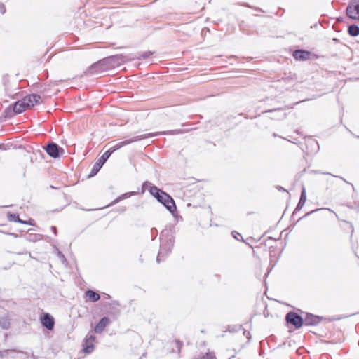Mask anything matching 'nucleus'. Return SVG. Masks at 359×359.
Instances as JSON below:
<instances>
[{"label": "nucleus", "instance_id": "1", "mask_svg": "<svg viewBox=\"0 0 359 359\" xmlns=\"http://www.w3.org/2000/svg\"><path fill=\"white\" fill-rule=\"evenodd\" d=\"M304 311L299 308L293 307L285 316V326L289 329L298 330L304 326L303 318Z\"/></svg>", "mask_w": 359, "mask_h": 359}, {"label": "nucleus", "instance_id": "2", "mask_svg": "<svg viewBox=\"0 0 359 359\" xmlns=\"http://www.w3.org/2000/svg\"><path fill=\"white\" fill-rule=\"evenodd\" d=\"M41 97L38 95H29L25 97L21 100L16 102L13 107V111L16 114H20L27 109L34 107L36 104H40Z\"/></svg>", "mask_w": 359, "mask_h": 359}, {"label": "nucleus", "instance_id": "3", "mask_svg": "<svg viewBox=\"0 0 359 359\" xmlns=\"http://www.w3.org/2000/svg\"><path fill=\"white\" fill-rule=\"evenodd\" d=\"M303 318L304 320V326L306 327L317 326L323 320L331 322L335 319L334 318H325L324 316L316 315L304 311L303 313Z\"/></svg>", "mask_w": 359, "mask_h": 359}, {"label": "nucleus", "instance_id": "4", "mask_svg": "<svg viewBox=\"0 0 359 359\" xmlns=\"http://www.w3.org/2000/svg\"><path fill=\"white\" fill-rule=\"evenodd\" d=\"M97 342V337L88 332L81 343V351L85 355H89L92 353L95 348V343Z\"/></svg>", "mask_w": 359, "mask_h": 359}, {"label": "nucleus", "instance_id": "5", "mask_svg": "<svg viewBox=\"0 0 359 359\" xmlns=\"http://www.w3.org/2000/svg\"><path fill=\"white\" fill-rule=\"evenodd\" d=\"M154 135H156V134H149V135H138V136L134 137L132 139H128V140H124V141H122V142H117L116 144L113 145L111 147H110L107 151V152H109L110 156H111V154L114 153L115 151L121 149V147H124V146H126L127 144H130L132 142H137V141H139V140L147 138L149 136H154Z\"/></svg>", "mask_w": 359, "mask_h": 359}, {"label": "nucleus", "instance_id": "6", "mask_svg": "<svg viewBox=\"0 0 359 359\" xmlns=\"http://www.w3.org/2000/svg\"><path fill=\"white\" fill-rule=\"evenodd\" d=\"M346 12L348 18L359 20V0H352L348 5Z\"/></svg>", "mask_w": 359, "mask_h": 359}, {"label": "nucleus", "instance_id": "7", "mask_svg": "<svg viewBox=\"0 0 359 359\" xmlns=\"http://www.w3.org/2000/svg\"><path fill=\"white\" fill-rule=\"evenodd\" d=\"M157 200L163 204L166 208L173 212L176 210V206L174 202V200L165 192L162 191L161 195L158 196Z\"/></svg>", "mask_w": 359, "mask_h": 359}, {"label": "nucleus", "instance_id": "8", "mask_svg": "<svg viewBox=\"0 0 359 359\" xmlns=\"http://www.w3.org/2000/svg\"><path fill=\"white\" fill-rule=\"evenodd\" d=\"M111 323V319L108 316H104L97 322L94 327L90 330V332H93L95 334H101Z\"/></svg>", "mask_w": 359, "mask_h": 359}, {"label": "nucleus", "instance_id": "9", "mask_svg": "<svg viewBox=\"0 0 359 359\" xmlns=\"http://www.w3.org/2000/svg\"><path fill=\"white\" fill-rule=\"evenodd\" d=\"M39 320L41 325L47 330H52L54 328L55 321L54 317L50 313H44Z\"/></svg>", "mask_w": 359, "mask_h": 359}, {"label": "nucleus", "instance_id": "10", "mask_svg": "<svg viewBox=\"0 0 359 359\" xmlns=\"http://www.w3.org/2000/svg\"><path fill=\"white\" fill-rule=\"evenodd\" d=\"M110 154L109 152H105L94 164L91 172L90 173V177H93L95 175L100 168L102 167L106 161L109 158Z\"/></svg>", "mask_w": 359, "mask_h": 359}, {"label": "nucleus", "instance_id": "11", "mask_svg": "<svg viewBox=\"0 0 359 359\" xmlns=\"http://www.w3.org/2000/svg\"><path fill=\"white\" fill-rule=\"evenodd\" d=\"M46 149L48 155L55 158L59 157L60 155H62L65 152L62 148L59 147L55 143H50L48 144Z\"/></svg>", "mask_w": 359, "mask_h": 359}, {"label": "nucleus", "instance_id": "12", "mask_svg": "<svg viewBox=\"0 0 359 359\" xmlns=\"http://www.w3.org/2000/svg\"><path fill=\"white\" fill-rule=\"evenodd\" d=\"M103 307L105 309V313L112 316L116 318L121 313V311L116 306H112V304L109 302H105L103 304Z\"/></svg>", "mask_w": 359, "mask_h": 359}, {"label": "nucleus", "instance_id": "13", "mask_svg": "<svg viewBox=\"0 0 359 359\" xmlns=\"http://www.w3.org/2000/svg\"><path fill=\"white\" fill-rule=\"evenodd\" d=\"M263 271H258L255 273V277L262 282V286L264 288V292L266 293L268 291V284L266 282V278L269 277L270 272L271 271H266L264 273H262Z\"/></svg>", "mask_w": 359, "mask_h": 359}, {"label": "nucleus", "instance_id": "14", "mask_svg": "<svg viewBox=\"0 0 359 359\" xmlns=\"http://www.w3.org/2000/svg\"><path fill=\"white\" fill-rule=\"evenodd\" d=\"M20 353L17 348H9L0 350V359H8L9 358L15 359V354Z\"/></svg>", "mask_w": 359, "mask_h": 359}, {"label": "nucleus", "instance_id": "15", "mask_svg": "<svg viewBox=\"0 0 359 359\" xmlns=\"http://www.w3.org/2000/svg\"><path fill=\"white\" fill-rule=\"evenodd\" d=\"M84 298L90 302H96L100 299V295L95 290H88L84 292Z\"/></svg>", "mask_w": 359, "mask_h": 359}, {"label": "nucleus", "instance_id": "16", "mask_svg": "<svg viewBox=\"0 0 359 359\" xmlns=\"http://www.w3.org/2000/svg\"><path fill=\"white\" fill-rule=\"evenodd\" d=\"M311 53L306 50H298L293 53V57L297 60H306L310 58Z\"/></svg>", "mask_w": 359, "mask_h": 359}, {"label": "nucleus", "instance_id": "17", "mask_svg": "<svg viewBox=\"0 0 359 359\" xmlns=\"http://www.w3.org/2000/svg\"><path fill=\"white\" fill-rule=\"evenodd\" d=\"M11 319L8 316L0 318V327L7 330L11 327Z\"/></svg>", "mask_w": 359, "mask_h": 359}, {"label": "nucleus", "instance_id": "18", "mask_svg": "<svg viewBox=\"0 0 359 359\" xmlns=\"http://www.w3.org/2000/svg\"><path fill=\"white\" fill-rule=\"evenodd\" d=\"M241 329H243L242 325H231L226 327L225 332L236 333L240 331Z\"/></svg>", "mask_w": 359, "mask_h": 359}, {"label": "nucleus", "instance_id": "19", "mask_svg": "<svg viewBox=\"0 0 359 359\" xmlns=\"http://www.w3.org/2000/svg\"><path fill=\"white\" fill-rule=\"evenodd\" d=\"M348 34L353 36H356L359 35V27L355 25H351L348 27Z\"/></svg>", "mask_w": 359, "mask_h": 359}, {"label": "nucleus", "instance_id": "20", "mask_svg": "<svg viewBox=\"0 0 359 359\" xmlns=\"http://www.w3.org/2000/svg\"><path fill=\"white\" fill-rule=\"evenodd\" d=\"M8 219L10 222H20V223H23V224H26L25 222L24 221H22L19 216L15 215V214H12V213H9L8 214Z\"/></svg>", "mask_w": 359, "mask_h": 359}, {"label": "nucleus", "instance_id": "21", "mask_svg": "<svg viewBox=\"0 0 359 359\" xmlns=\"http://www.w3.org/2000/svg\"><path fill=\"white\" fill-rule=\"evenodd\" d=\"M162 190L159 189L157 187H151L150 189V193L156 198H158V196L162 193Z\"/></svg>", "mask_w": 359, "mask_h": 359}, {"label": "nucleus", "instance_id": "22", "mask_svg": "<svg viewBox=\"0 0 359 359\" xmlns=\"http://www.w3.org/2000/svg\"><path fill=\"white\" fill-rule=\"evenodd\" d=\"M174 343L175 344V348L177 349V351L180 353L184 345L183 341L180 339H175Z\"/></svg>", "mask_w": 359, "mask_h": 359}, {"label": "nucleus", "instance_id": "23", "mask_svg": "<svg viewBox=\"0 0 359 359\" xmlns=\"http://www.w3.org/2000/svg\"><path fill=\"white\" fill-rule=\"evenodd\" d=\"M208 355H210V358H212V357H214V352L208 351L198 357H194L193 359H207Z\"/></svg>", "mask_w": 359, "mask_h": 359}, {"label": "nucleus", "instance_id": "24", "mask_svg": "<svg viewBox=\"0 0 359 359\" xmlns=\"http://www.w3.org/2000/svg\"><path fill=\"white\" fill-rule=\"evenodd\" d=\"M306 190L304 188L302 191L301 198L299 202V205L302 204L304 205L306 202Z\"/></svg>", "mask_w": 359, "mask_h": 359}, {"label": "nucleus", "instance_id": "25", "mask_svg": "<svg viewBox=\"0 0 359 359\" xmlns=\"http://www.w3.org/2000/svg\"><path fill=\"white\" fill-rule=\"evenodd\" d=\"M242 330H243V335H245L248 339L247 343H250L252 339L251 334L250 333L249 331L244 328H243Z\"/></svg>", "mask_w": 359, "mask_h": 359}, {"label": "nucleus", "instance_id": "26", "mask_svg": "<svg viewBox=\"0 0 359 359\" xmlns=\"http://www.w3.org/2000/svg\"><path fill=\"white\" fill-rule=\"evenodd\" d=\"M110 303H111V304H112V306H120V303H119V302H118V301H117V300H114V301H112V302H110Z\"/></svg>", "mask_w": 359, "mask_h": 359}, {"label": "nucleus", "instance_id": "27", "mask_svg": "<svg viewBox=\"0 0 359 359\" xmlns=\"http://www.w3.org/2000/svg\"><path fill=\"white\" fill-rule=\"evenodd\" d=\"M121 59H122V57H121V56H114V57H111V60H113V61H116V60L118 61Z\"/></svg>", "mask_w": 359, "mask_h": 359}, {"label": "nucleus", "instance_id": "28", "mask_svg": "<svg viewBox=\"0 0 359 359\" xmlns=\"http://www.w3.org/2000/svg\"><path fill=\"white\" fill-rule=\"evenodd\" d=\"M330 355L328 354L323 355L320 357V359H329Z\"/></svg>", "mask_w": 359, "mask_h": 359}, {"label": "nucleus", "instance_id": "29", "mask_svg": "<svg viewBox=\"0 0 359 359\" xmlns=\"http://www.w3.org/2000/svg\"><path fill=\"white\" fill-rule=\"evenodd\" d=\"M22 353L25 355V358H28L29 357V353L28 352H22Z\"/></svg>", "mask_w": 359, "mask_h": 359}, {"label": "nucleus", "instance_id": "30", "mask_svg": "<svg viewBox=\"0 0 359 359\" xmlns=\"http://www.w3.org/2000/svg\"><path fill=\"white\" fill-rule=\"evenodd\" d=\"M31 358L32 359H38V356L35 355L33 352L31 354Z\"/></svg>", "mask_w": 359, "mask_h": 359}, {"label": "nucleus", "instance_id": "31", "mask_svg": "<svg viewBox=\"0 0 359 359\" xmlns=\"http://www.w3.org/2000/svg\"><path fill=\"white\" fill-rule=\"evenodd\" d=\"M211 355H208V357H207V359H215L216 357H215V355L214 354V357H212V358H210Z\"/></svg>", "mask_w": 359, "mask_h": 359}, {"label": "nucleus", "instance_id": "32", "mask_svg": "<svg viewBox=\"0 0 359 359\" xmlns=\"http://www.w3.org/2000/svg\"><path fill=\"white\" fill-rule=\"evenodd\" d=\"M252 320V316H251V317H250V318L249 321H248V322H247L246 323H245V325H247V324H248V323H251Z\"/></svg>", "mask_w": 359, "mask_h": 359}, {"label": "nucleus", "instance_id": "33", "mask_svg": "<svg viewBox=\"0 0 359 359\" xmlns=\"http://www.w3.org/2000/svg\"><path fill=\"white\" fill-rule=\"evenodd\" d=\"M106 295L107 299H110L111 297L109 294H104Z\"/></svg>", "mask_w": 359, "mask_h": 359}, {"label": "nucleus", "instance_id": "34", "mask_svg": "<svg viewBox=\"0 0 359 359\" xmlns=\"http://www.w3.org/2000/svg\"><path fill=\"white\" fill-rule=\"evenodd\" d=\"M264 315L265 317H268V313L266 311H264Z\"/></svg>", "mask_w": 359, "mask_h": 359}, {"label": "nucleus", "instance_id": "35", "mask_svg": "<svg viewBox=\"0 0 359 359\" xmlns=\"http://www.w3.org/2000/svg\"><path fill=\"white\" fill-rule=\"evenodd\" d=\"M1 11H2V13H5V8H3V9H1Z\"/></svg>", "mask_w": 359, "mask_h": 359}, {"label": "nucleus", "instance_id": "36", "mask_svg": "<svg viewBox=\"0 0 359 359\" xmlns=\"http://www.w3.org/2000/svg\"><path fill=\"white\" fill-rule=\"evenodd\" d=\"M1 11H2V13H5V8H3V9H1Z\"/></svg>", "mask_w": 359, "mask_h": 359}, {"label": "nucleus", "instance_id": "37", "mask_svg": "<svg viewBox=\"0 0 359 359\" xmlns=\"http://www.w3.org/2000/svg\"><path fill=\"white\" fill-rule=\"evenodd\" d=\"M201 332L202 333H204V332H205V330H202Z\"/></svg>", "mask_w": 359, "mask_h": 359}, {"label": "nucleus", "instance_id": "38", "mask_svg": "<svg viewBox=\"0 0 359 359\" xmlns=\"http://www.w3.org/2000/svg\"><path fill=\"white\" fill-rule=\"evenodd\" d=\"M215 276H216V277H219V275H218V274H215Z\"/></svg>", "mask_w": 359, "mask_h": 359}]
</instances>
